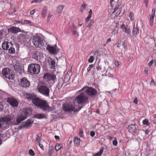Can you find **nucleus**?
Segmentation results:
<instances>
[{
  "instance_id": "40",
  "label": "nucleus",
  "mask_w": 156,
  "mask_h": 156,
  "mask_svg": "<svg viewBox=\"0 0 156 156\" xmlns=\"http://www.w3.org/2000/svg\"><path fill=\"white\" fill-rule=\"evenodd\" d=\"M94 60V57L93 56H90L88 60V61L89 63H92Z\"/></svg>"
},
{
  "instance_id": "24",
  "label": "nucleus",
  "mask_w": 156,
  "mask_h": 156,
  "mask_svg": "<svg viewBox=\"0 0 156 156\" xmlns=\"http://www.w3.org/2000/svg\"><path fill=\"white\" fill-rule=\"evenodd\" d=\"M50 60H49V65L51 66V68L52 69L55 68V60L51 58H50Z\"/></svg>"
},
{
  "instance_id": "8",
  "label": "nucleus",
  "mask_w": 156,
  "mask_h": 156,
  "mask_svg": "<svg viewBox=\"0 0 156 156\" xmlns=\"http://www.w3.org/2000/svg\"><path fill=\"white\" fill-rule=\"evenodd\" d=\"M2 73L9 80L13 79L14 75L10 69L8 68L4 69L2 71Z\"/></svg>"
},
{
  "instance_id": "13",
  "label": "nucleus",
  "mask_w": 156,
  "mask_h": 156,
  "mask_svg": "<svg viewBox=\"0 0 156 156\" xmlns=\"http://www.w3.org/2000/svg\"><path fill=\"white\" fill-rule=\"evenodd\" d=\"M8 32L9 33L16 34L21 32V31L20 28L19 27H12L8 29Z\"/></svg>"
},
{
  "instance_id": "55",
  "label": "nucleus",
  "mask_w": 156,
  "mask_h": 156,
  "mask_svg": "<svg viewBox=\"0 0 156 156\" xmlns=\"http://www.w3.org/2000/svg\"><path fill=\"white\" fill-rule=\"evenodd\" d=\"M115 65L117 66H118L119 65V62L117 61H115Z\"/></svg>"
},
{
  "instance_id": "17",
  "label": "nucleus",
  "mask_w": 156,
  "mask_h": 156,
  "mask_svg": "<svg viewBox=\"0 0 156 156\" xmlns=\"http://www.w3.org/2000/svg\"><path fill=\"white\" fill-rule=\"evenodd\" d=\"M12 44L11 42L4 41L2 44V47L5 50H7L9 47H11Z\"/></svg>"
},
{
  "instance_id": "12",
  "label": "nucleus",
  "mask_w": 156,
  "mask_h": 156,
  "mask_svg": "<svg viewBox=\"0 0 156 156\" xmlns=\"http://www.w3.org/2000/svg\"><path fill=\"white\" fill-rule=\"evenodd\" d=\"M7 101L13 107H17L18 106V101L13 98H8Z\"/></svg>"
},
{
  "instance_id": "23",
  "label": "nucleus",
  "mask_w": 156,
  "mask_h": 156,
  "mask_svg": "<svg viewBox=\"0 0 156 156\" xmlns=\"http://www.w3.org/2000/svg\"><path fill=\"white\" fill-rule=\"evenodd\" d=\"M47 10L48 9L47 7L46 6H44L42 9L41 13V15L42 17L45 18V17L47 13Z\"/></svg>"
},
{
  "instance_id": "56",
  "label": "nucleus",
  "mask_w": 156,
  "mask_h": 156,
  "mask_svg": "<svg viewBox=\"0 0 156 156\" xmlns=\"http://www.w3.org/2000/svg\"><path fill=\"white\" fill-rule=\"evenodd\" d=\"M55 139L57 140H60L59 137L58 136L55 135Z\"/></svg>"
},
{
  "instance_id": "54",
  "label": "nucleus",
  "mask_w": 156,
  "mask_h": 156,
  "mask_svg": "<svg viewBox=\"0 0 156 156\" xmlns=\"http://www.w3.org/2000/svg\"><path fill=\"white\" fill-rule=\"evenodd\" d=\"M133 102L134 103H135L136 104H137L138 103V100L137 98H135L133 100Z\"/></svg>"
},
{
  "instance_id": "15",
  "label": "nucleus",
  "mask_w": 156,
  "mask_h": 156,
  "mask_svg": "<svg viewBox=\"0 0 156 156\" xmlns=\"http://www.w3.org/2000/svg\"><path fill=\"white\" fill-rule=\"evenodd\" d=\"M47 49L51 54H56L58 52L56 46L53 47L48 45L47 47Z\"/></svg>"
},
{
  "instance_id": "28",
  "label": "nucleus",
  "mask_w": 156,
  "mask_h": 156,
  "mask_svg": "<svg viewBox=\"0 0 156 156\" xmlns=\"http://www.w3.org/2000/svg\"><path fill=\"white\" fill-rule=\"evenodd\" d=\"M8 50L9 53L10 54H12L15 52V49L13 47L12 44L11 47H10V48Z\"/></svg>"
},
{
  "instance_id": "32",
  "label": "nucleus",
  "mask_w": 156,
  "mask_h": 156,
  "mask_svg": "<svg viewBox=\"0 0 156 156\" xmlns=\"http://www.w3.org/2000/svg\"><path fill=\"white\" fill-rule=\"evenodd\" d=\"M118 24L117 25H116L115 28L113 30L112 33L114 34L115 35L118 34Z\"/></svg>"
},
{
  "instance_id": "36",
  "label": "nucleus",
  "mask_w": 156,
  "mask_h": 156,
  "mask_svg": "<svg viewBox=\"0 0 156 156\" xmlns=\"http://www.w3.org/2000/svg\"><path fill=\"white\" fill-rule=\"evenodd\" d=\"M87 6V5L85 4H82L80 9V11L81 12H83V10L85 9Z\"/></svg>"
},
{
  "instance_id": "35",
  "label": "nucleus",
  "mask_w": 156,
  "mask_h": 156,
  "mask_svg": "<svg viewBox=\"0 0 156 156\" xmlns=\"http://www.w3.org/2000/svg\"><path fill=\"white\" fill-rule=\"evenodd\" d=\"M143 124L144 125H146L148 126L150 125V123L148 119H145L142 122Z\"/></svg>"
},
{
  "instance_id": "37",
  "label": "nucleus",
  "mask_w": 156,
  "mask_h": 156,
  "mask_svg": "<svg viewBox=\"0 0 156 156\" xmlns=\"http://www.w3.org/2000/svg\"><path fill=\"white\" fill-rule=\"evenodd\" d=\"M103 151V149H100L99 152L96 153L94 155H93V156H100L102 154Z\"/></svg>"
},
{
  "instance_id": "57",
  "label": "nucleus",
  "mask_w": 156,
  "mask_h": 156,
  "mask_svg": "<svg viewBox=\"0 0 156 156\" xmlns=\"http://www.w3.org/2000/svg\"><path fill=\"white\" fill-rule=\"evenodd\" d=\"M35 12V10L33 9L30 12V13L31 15H33L34 13Z\"/></svg>"
},
{
  "instance_id": "20",
  "label": "nucleus",
  "mask_w": 156,
  "mask_h": 156,
  "mask_svg": "<svg viewBox=\"0 0 156 156\" xmlns=\"http://www.w3.org/2000/svg\"><path fill=\"white\" fill-rule=\"evenodd\" d=\"M139 29L138 27H137V26L134 25L133 26V29L132 31V34L134 37H136L137 35L139 34Z\"/></svg>"
},
{
  "instance_id": "52",
  "label": "nucleus",
  "mask_w": 156,
  "mask_h": 156,
  "mask_svg": "<svg viewBox=\"0 0 156 156\" xmlns=\"http://www.w3.org/2000/svg\"><path fill=\"white\" fill-rule=\"evenodd\" d=\"M90 134L91 136L93 137L95 135V133L94 131H92L90 132Z\"/></svg>"
},
{
  "instance_id": "47",
  "label": "nucleus",
  "mask_w": 156,
  "mask_h": 156,
  "mask_svg": "<svg viewBox=\"0 0 156 156\" xmlns=\"http://www.w3.org/2000/svg\"><path fill=\"white\" fill-rule=\"evenodd\" d=\"M155 9H153L152 11V14L151 15V16H154L155 13Z\"/></svg>"
},
{
  "instance_id": "41",
  "label": "nucleus",
  "mask_w": 156,
  "mask_h": 156,
  "mask_svg": "<svg viewBox=\"0 0 156 156\" xmlns=\"http://www.w3.org/2000/svg\"><path fill=\"white\" fill-rule=\"evenodd\" d=\"M79 135L81 137H83V132L82 129L81 128H80L79 129Z\"/></svg>"
},
{
  "instance_id": "46",
  "label": "nucleus",
  "mask_w": 156,
  "mask_h": 156,
  "mask_svg": "<svg viewBox=\"0 0 156 156\" xmlns=\"http://www.w3.org/2000/svg\"><path fill=\"white\" fill-rule=\"evenodd\" d=\"M122 45L123 47L125 49L127 48V45L125 42H123L122 43Z\"/></svg>"
},
{
  "instance_id": "16",
  "label": "nucleus",
  "mask_w": 156,
  "mask_h": 156,
  "mask_svg": "<svg viewBox=\"0 0 156 156\" xmlns=\"http://www.w3.org/2000/svg\"><path fill=\"white\" fill-rule=\"evenodd\" d=\"M121 28L123 30L124 32L127 34H130L131 30L129 28L128 26L126 25L124 23H122Z\"/></svg>"
},
{
  "instance_id": "10",
  "label": "nucleus",
  "mask_w": 156,
  "mask_h": 156,
  "mask_svg": "<svg viewBox=\"0 0 156 156\" xmlns=\"http://www.w3.org/2000/svg\"><path fill=\"white\" fill-rule=\"evenodd\" d=\"M43 54L37 51H34L32 54V57L35 60L40 62L42 60Z\"/></svg>"
},
{
  "instance_id": "38",
  "label": "nucleus",
  "mask_w": 156,
  "mask_h": 156,
  "mask_svg": "<svg viewBox=\"0 0 156 156\" xmlns=\"http://www.w3.org/2000/svg\"><path fill=\"white\" fill-rule=\"evenodd\" d=\"M43 0H34L31 2V4H33L34 3H39L42 2Z\"/></svg>"
},
{
  "instance_id": "33",
  "label": "nucleus",
  "mask_w": 156,
  "mask_h": 156,
  "mask_svg": "<svg viewBox=\"0 0 156 156\" xmlns=\"http://www.w3.org/2000/svg\"><path fill=\"white\" fill-rule=\"evenodd\" d=\"M129 17L130 18L131 21H133L134 19V16L133 13L132 12H130L129 15Z\"/></svg>"
},
{
  "instance_id": "25",
  "label": "nucleus",
  "mask_w": 156,
  "mask_h": 156,
  "mask_svg": "<svg viewBox=\"0 0 156 156\" xmlns=\"http://www.w3.org/2000/svg\"><path fill=\"white\" fill-rule=\"evenodd\" d=\"M88 13V15L85 19V21L86 22H88L92 17V10L91 9H90Z\"/></svg>"
},
{
  "instance_id": "3",
  "label": "nucleus",
  "mask_w": 156,
  "mask_h": 156,
  "mask_svg": "<svg viewBox=\"0 0 156 156\" xmlns=\"http://www.w3.org/2000/svg\"><path fill=\"white\" fill-rule=\"evenodd\" d=\"M32 102L38 108H40L43 111H46L50 108V107L45 101L39 98H34L32 99Z\"/></svg>"
},
{
  "instance_id": "5",
  "label": "nucleus",
  "mask_w": 156,
  "mask_h": 156,
  "mask_svg": "<svg viewBox=\"0 0 156 156\" xmlns=\"http://www.w3.org/2000/svg\"><path fill=\"white\" fill-rule=\"evenodd\" d=\"M40 66L37 64H31L28 67V71L33 74H38L40 72Z\"/></svg>"
},
{
  "instance_id": "61",
  "label": "nucleus",
  "mask_w": 156,
  "mask_h": 156,
  "mask_svg": "<svg viewBox=\"0 0 156 156\" xmlns=\"http://www.w3.org/2000/svg\"><path fill=\"white\" fill-rule=\"evenodd\" d=\"M144 72L146 74H148V70L147 69H145L144 70Z\"/></svg>"
},
{
  "instance_id": "42",
  "label": "nucleus",
  "mask_w": 156,
  "mask_h": 156,
  "mask_svg": "<svg viewBox=\"0 0 156 156\" xmlns=\"http://www.w3.org/2000/svg\"><path fill=\"white\" fill-rule=\"evenodd\" d=\"M118 144L117 141L116 140V139L115 137V139L113 140L112 141V144L114 146H116Z\"/></svg>"
},
{
  "instance_id": "34",
  "label": "nucleus",
  "mask_w": 156,
  "mask_h": 156,
  "mask_svg": "<svg viewBox=\"0 0 156 156\" xmlns=\"http://www.w3.org/2000/svg\"><path fill=\"white\" fill-rule=\"evenodd\" d=\"M94 23V21L92 20H90V22H89L88 25L87 26V27L90 29L91 28V27L93 25Z\"/></svg>"
},
{
  "instance_id": "1",
  "label": "nucleus",
  "mask_w": 156,
  "mask_h": 156,
  "mask_svg": "<svg viewBox=\"0 0 156 156\" xmlns=\"http://www.w3.org/2000/svg\"><path fill=\"white\" fill-rule=\"evenodd\" d=\"M88 98L85 92L82 91L76 96L73 103H70L63 104V109L66 111H73L75 112H78L83 108L79 105L87 103Z\"/></svg>"
},
{
  "instance_id": "29",
  "label": "nucleus",
  "mask_w": 156,
  "mask_h": 156,
  "mask_svg": "<svg viewBox=\"0 0 156 156\" xmlns=\"http://www.w3.org/2000/svg\"><path fill=\"white\" fill-rule=\"evenodd\" d=\"M154 16H150V18L149 19V24L151 26H152L153 25Z\"/></svg>"
},
{
  "instance_id": "2",
  "label": "nucleus",
  "mask_w": 156,
  "mask_h": 156,
  "mask_svg": "<svg viewBox=\"0 0 156 156\" xmlns=\"http://www.w3.org/2000/svg\"><path fill=\"white\" fill-rule=\"evenodd\" d=\"M21 116H18L16 118V120L13 115H7L2 118V122L6 126H4L6 128L9 127L10 125H17L19 124L23 119L21 120Z\"/></svg>"
},
{
  "instance_id": "30",
  "label": "nucleus",
  "mask_w": 156,
  "mask_h": 156,
  "mask_svg": "<svg viewBox=\"0 0 156 156\" xmlns=\"http://www.w3.org/2000/svg\"><path fill=\"white\" fill-rule=\"evenodd\" d=\"M62 147V144H59L58 143L56 144L55 149L56 151L60 150Z\"/></svg>"
},
{
  "instance_id": "49",
  "label": "nucleus",
  "mask_w": 156,
  "mask_h": 156,
  "mask_svg": "<svg viewBox=\"0 0 156 156\" xmlns=\"http://www.w3.org/2000/svg\"><path fill=\"white\" fill-rule=\"evenodd\" d=\"M39 145L40 147V148L43 151L44 150V148L43 147V146L42 144H40V143H39Z\"/></svg>"
},
{
  "instance_id": "45",
  "label": "nucleus",
  "mask_w": 156,
  "mask_h": 156,
  "mask_svg": "<svg viewBox=\"0 0 156 156\" xmlns=\"http://www.w3.org/2000/svg\"><path fill=\"white\" fill-rule=\"evenodd\" d=\"M52 15L50 14L49 13L48 15V16L47 18V21L48 22L50 20V19L52 17Z\"/></svg>"
},
{
  "instance_id": "18",
  "label": "nucleus",
  "mask_w": 156,
  "mask_h": 156,
  "mask_svg": "<svg viewBox=\"0 0 156 156\" xmlns=\"http://www.w3.org/2000/svg\"><path fill=\"white\" fill-rule=\"evenodd\" d=\"M33 122V121H32V119H28L25 122L23 126H20V129H22L23 127L30 126H31V124H32Z\"/></svg>"
},
{
  "instance_id": "58",
  "label": "nucleus",
  "mask_w": 156,
  "mask_h": 156,
  "mask_svg": "<svg viewBox=\"0 0 156 156\" xmlns=\"http://www.w3.org/2000/svg\"><path fill=\"white\" fill-rule=\"evenodd\" d=\"M98 51H95L94 54V55L98 56Z\"/></svg>"
},
{
  "instance_id": "44",
  "label": "nucleus",
  "mask_w": 156,
  "mask_h": 156,
  "mask_svg": "<svg viewBox=\"0 0 156 156\" xmlns=\"http://www.w3.org/2000/svg\"><path fill=\"white\" fill-rule=\"evenodd\" d=\"M94 67V65L91 64L89 65V66L87 69V71L88 72L90 71L91 69Z\"/></svg>"
},
{
  "instance_id": "21",
  "label": "nucleus",
  "mask_w": 156,
  "mask_h": 156,
  "mask_svg": "<svg viewBox=\"0 0 156 156\" xmlns=\"http://www.w3.org/2000/svg\"><path fill=\"white\" fill-rule=\"evenodd\" d=\"M33 117L37 119H47L46 116L43 114H37L33 116Z\"/></svg>"
},
{
  "instance_id": "26",
  "label": "nucleus",
  "mask_w": 156,
  "mask_h": 156,
  "mask_svg": "<svg viewBox=\"0 0 156 156\" xmlns=\"http://www.w3.org/2000/svg\"><path fill=\"white\" fill-rule=\"evenodd\" d=\"M64 8L63 5L59 6L57 8V11L56 12L57 14H61Z\"/></svg>"
},
{
  "instance_id": "7",
  "label": "nucleus",
  "mask_w": 156,
  "mask_h": 156,
  "mask_svg": "<svg viewBox=\"0 0 156 156\" xmlns=\"http://www.w3.org/2000/svg\"><path fill=\"white\" fill-rule=\"evenodd\" d=\"M44 77L49 83L53 84L55 83L56 79V75L55 74L52 73H46L44 74Z\"/></svg>"
},
{
  "instance_id": "4",
  "label": "nucleus",
  "mask_w": 156,
  "mask_h": 156,
  "mask_svg": "<svg viewBox=\"0 0 156 156\" xmlns=\"http://www.w3.org/2000/svg\"><path fill=\"white\" fill-rule=\"evenodd\" d=\"M32 43L36 47L39 48L43 47L44 45L43 40L42 38L37 34L33 36Z\"/></svg>"
},
{
  "instance_id": "43",
  "label": "nucleus",
  "mask_w": 156,
  "mask_h": 156,
  "mask_svg": "<svg viewBox=\"0 0 156 156\" xmlns=\"http://www.w3.org/2000/svg\"><path fill=\"white\" fill-rule=\"evenodd\" d=\"M119 6V5H116L115 7L114 10L112 12V13H114L118 9Z\"/></svg>"
},
{
  "instance_id": "22",
  "label": "nucleus",
  "mask_w": 156,
  "mask_h": 156,
  "mask_svg": "<svg viewBox=\"0 0 156 156\" xmlns=\"http://www.w3.org/2000/svg\"><path fill=\"white\" fill-rule=\"evenodd\" d=\"M80 139L77 137H75L73 139L74 146L76 147L79 146L80 144Z\"/></svg>"
},
{
  "instance_id": "27",
  "label": "nucleus",
  "mask_w": 156,
  "mask_h": 156,
  "mask_svg": "<svg viewBox=\"0 0 156 156\" xmlns=\"http://www.w3.org/2000/svg\"><path fill=\"white\" fill-rule=\"evenodd\" d=\"M42 134L41 133H39L37 135V137L36 138L35 141L38 143H40L41 139Z\"/></svg>"
},
{
  "instance_id": "51",
  "label": "nucleus",
  "mask_w": 156,
  "mask_h": 156,
  "mask_svg": "<svg viewBox=\"0 0 156 156\" xmlns=\"http://www.w3.org/2000/svg\"><path fill=\"white\" fill-rule=\"evenodd\" d=\"M96 69L97 70H101V67L99 65H98L96 66Z\"/></svg>"
},
{
  "instance_id": "62",
  "label": "nucleus",
  "mask_w": 156,
  "mask_h": 156,
  "mask_svg": "<svg viewBox=\"0 0 156 156\" xmlns=\"http://www.w3.org/2000/svg\"><path fill=\"white\" fill-rule=\"evenodd\" d=\"M144 2L146 3V7H147V5H148V3L147 0H144Z\"/></svg>"
},
{
  "instance_id": "53",
  "label": "nucleus",
  "mask_w": 156,
  "mask_h": 156,
  "mask_svg": "<svg viewBox=\"0 0 156 156\" xmlns=\"http://www.w3.org/2000/svg\"><path fill=\"white\" fill-rule=\"evenodd\" d=\"M18 66L17 65H15L14 66V69H15V70L17 71H18L19 69V67H18V68H17Z\"/></svg>"
},
{
  "instance_id": "48",
  "label": "nucleus",
  "mask_w": 156,
  "mask_h": 156,
  "mask_svg": "<svg viewBox=\"0 0 156 156\" xmlns=\"http://www.w3.org/2000/svg\"><path fill=\"white\" fill-rule=\"evenodd\" d=\"M154 61L153 60H151V61H150L148 63V65L149 66H152L154 63Z\"/></svg>"
},
{
  "instance_id": "9",
  "label": "nucleus",
  "mask_w": 156,
  "mask_h": 156,
  "mask_svg": "<svg viewBox=\"0 0 156 156\" xmlns=\"http://www.w3.org/2000/svg\"><path fill=\"white\" fill-rule=\"evenodd\" d=\"M38 91L42 94L48 96L49 95L50 90L45 86L41 85L38 88Z\"/></svg>"
},
{
  "instance_id": "50",
  "label": "nucleus",
  "mask_w": 156,
  "mask_h": 156,
  "mask_svg": "<svg viewBox=\"0 0 156 156\" xmlns=\"http://www.w3.org/2000/svg\"><path fill=\"white\" fill-rule=\"evenodd\" d=\"M24 22L26 23L30 24V25H31L32 23L30 21L26 20H24Z\"/></svg>"
},
{
  "instance_id": "64",
  "label": "nucleus",
  "mask_w": 156,
  "mask_h": 156,
  "mask_svg": "<svg viewBox=\"0 0 156 156\" xmlns=\"http://www.w3.org/2000/svg\"><path fill=\"white\" fill-rule=\"evenodd\" d=\"M108 139H109L110 140H112V139H113L112 137L111 136H108Z\"/></svg>"
},
{
  "instance_id": "14",
  "label": "nucleus",
  "mask_w": 156,
  "mask_h": 156,
  "mask_svg": "<svg viewBox=\"0 0 156 156\" xmlns=\"http://www.w3.org/2000/svg\"><path fill=\"white\" fill-rule=\"evenodd\" d=\"M30 112V110L29 109L25 108L23 110V112L18 116H21V120L23 119L22 120V121L27 118V116L29 114Z\"/></svg>"
},
{
  "instance_id": "60",
  "label": "nucleus",
  "mask_w": 156,
  "mask_h": 156,
  "mask_svg": "<svg viewBox=\"0 0 156 156\" xmlns=\"http://www.w3.org/2000/svg\"><path fill=\"white\" fill-rule=\"evenodd\" d=\"M150 133V131L149 130L147 129L145 131V134L147 135H148Z\"/></svg>"
},
{
  "instance_id": "59",
  "label": "nucleus",
  "mask_w": 156,
  "mask_h": 156,
  "mask_svg": "<svg viewBox=\"0 0 156 156\" xmlns=\"http://www.w3.org/2000/svg\"><path fill=\"white\" fill-rule=\"evenodd\" d=\"M2 32L1 31H0V42H1V39H2Z\"/></svg>"
},
{
  "instance_id": "31",
  "label": "nucleus",
  "mask_w": 156,
  "mask_h": 156,
  "mask_svg": "<svg viewBox=\"0 0 156 156\" xmlns=\"http://www.w3.org/2000/svg\"><path fill=\"white\" fill-rule=\"evenodd\" d=\"M53 149V147L52 146L50 147L49 148L48 155L49 156H51L52 155V151Z\"/></svg>"
},
{
  "instance_id": "63",
  "label": "nucleus",
  "mask_w": 156,
  "mask_h": 156,
  "mask_svg": "<svg viewBox=\"0 0 156 156\" xmlns=\"http://www.w3.org/2000/svg\"><path fill=\"white\" fill-rule=\"evenodd\" d=\"M77 32L75 31V30H74L73 31V35H76L77 34Z\"/></svg>"
},
{
  "instance_id": "6",
  "label": "nucleus",
  "mask_w": 156,
  "mask_h": 156,
  "mask_svg": "<svg viewBox=\"0 0 156 156\" xmlns=\"http://www.w3.org/2000/svg\"><path fill=\"white\" fill-rule=\"evenodd\" d=\"M83 91L84 92L87 93V95L89 96L95 95L97 93V91L94 88L88 87H83L81 90H79V92Z\"/></svg>"
},
{
  "instance_id": "19",
  "label": "nucleus",
  "mask_w": 156,
  "mask_h": 156,
  "mask_svg": "<svg viewBox=\"0 0 156 156\" xmlns=\"http://www.w3.org/2000/svg\"><path fill=\"white\" fill-rule=\"evenodd\" d=\"M128 129L129 132L131 133H135L136 130V125L134 124H131L129 126Z\"/></svg>"
},
{
  "instance_id": "11",
  "label": "nucleus",
  "mask_w": 156,
  "mask_h": 156,
  "mask_svg": "<svg viewBox=\"0 0 156 156\" xmlns=\"http://www.w3.org/2000/svg\"><path fill=\"white\" fill-rule=\"evenodd\" d=\"M20 85L22 87H29L30 84V82L27 79L24 77L21 79Z\"/></svg>"
},
{
  "instance_id": "39",
  "label": "nucleus",
  "mask_w": 156,
  "mask_h": 156,
  "mask_svg": "<svg viewBox=\"0 0 156 156\" xmlns=\"http://www.w3.org/2000/svg\"><path fill=\"white\" fill-rule=\"evenodd\" d=\"M29 154L31 156H34L35 155V154L34 151L32 149H30L29 151Z\"/></svg>"
}]
</instances>
